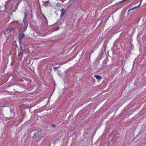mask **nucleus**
I'll return each instance as SVG.
<instances>
[{"mask_svg": "<svg viewBox=\"0 0 146 146\" xmlns=\"http://www.w3.org/2000/svg\"><path fill=\"white\" fill-rule=\"evenodd\" d=\"M25 35L24 33H23V32H21V33H20L19 37V40L20 42L21 40L22 39Z\"/></svg>", "mask_w": 146, "mask_h": 146, "instance_id": "f257e3e1", "label": "nucleus"}, {"mask_svg": "<svg viewBox=\"0 0 146 146\" xmlns=\"http://www.w3.org/2000/svg\"><path fill=\"white\" fill-rule=\"evenodd\" d=\"M27 17H26V16L25 15V17L23 19V22L24 23V26H26V27H27L28 26V23L27 22Z\"/></svg>", "mask_w": 146, "mask_h": 146, "instance_id": "f03ea898", "label": "nucleus"}, {"mask_svg": "<svg viewBox=\"0 0 146 146\" xmlns=\"http://www.w3.org/2000/svg\"><path fill=\"white\" fill-rule=\"evenodd\" d=\"M52 27H53L52 30L54 31H56L59 29V27L57 24L54 25Z\"/></svg>", "mask_w": 146, "mask_h": 146, "instance_id": "7ed1b4c3", "label": "nucleus"}, {"mask_svg": "<svg viewBox=\"0 0 146 146\" xmlns=\"http://www.w3.org/2000/svg\"><path fill=\"white\" fill-rule=\"evenodd\" d=\"M61 13L60 16L61 18H62L64 15L66 11L62 8L61 10Z\"/></svg>", "mask_w": 146, "mask_h": 146, "instance_id": "20e7f679", "label": "nucleus"}, {"mask_svg": "<svg viewBox=\"0 0 146 146\" xmlns=\"http://www.w3.org/2000/svg\"><path fill=\"white\" fill-rule=\"evenodd\" d=\"M23 50H20V52L19 54L18 57L21 56L23 55Z\"/></svg>", "mask_w": 146, "mask_h": 146, "instance_id": "39448f33", "label": "nucleus"}, {"mask_svg": "<svg viewBox=\"0 0 146 146\" xmlns=\"http://www.w3.org/2000/svg\"><path fill=\"white\" fill-rule=\"evenodd\" d=\"M27 27L24 26L23 27V29H21V32H24L26 31Z\"/></svg>", "mask_w": 146, "mask_h": 146, "instance_id": "423d86ee", "label": "nucleus"}, {"mask_svg": "<svg viewBox=\"0 0 146 146\" xmlns=\"http://www.w3.org/2000/svg\"><path fill=\"white\" fill-rule=\"evenodd\" d=\"M94 77L98 80H100L101 79V77L98 75H94Z\"/></svg>", "mask_w": 146, "mask_h": 146, "instance_id": "0eeeda50", "label": "nucleus"}, {"mask_svg": "<svg viewBox=\"0 0 146 146\" xmlns=\"http://www.w3.org/2000/svg\"><path fill=\"white\" fill-rule=\"evenodd\" d=\"M59 66H58V67H54V68H53V69L55 71H56V69L57 68H59Z\"/></svg>", "mask_w": 146, "mask_h": 146, "instance_id": "6e6552de", "label": "nucleus"}, {"mask_svg": "<svg viewBox=\"0 0 146 146\" xmlns=\"http://www.w3.org/2000/svg\"><path fill=\"white\" fill-rule=\"evenodd\" d=\"M10 30H11V31H13L15 30V29L13 28H10Z\"/></svg>", "mask_w": 146, "mask_h": 146, "instance_id": "1a4fd4ad", "label": "nucleus"}, {"mask_svg": "<svg viewBox=\"0 0 146 146\" xmlns=\"http://www.w3.org/2000/svg\"><path fill=\"white\" fill-rule=\"evenodd\" d=\"M7 31L8 32H11V30H10V28L7 30Z\"/></svg>", "mask_w": 146, "mask_h": 146, "instance_id": "9d476101", "label": "nucleus"}, {"mask_svg": "<svg viewBox=\"0 0 146 146\" xmlns=\"http://www.w3.org/2000/svg\"><path fill=\"white\" fill-rule=\"evenodd\" d=\"M42 16L44 18V19H45V20H46V22H47V19H46V17L45 16V15H42Z\"/></svg>", "mask_w": 146, "mask_h": 146, "instance_id": "9b49d317", "label": "nucleus"}, {"mask_svg": "<svg viewBox=\"0 0 146 146\" xmlns=\"http://www.w3.org/2000/svg\"><path fill=\"white\" fill-rule=\"evenodd\" d=\"M51 125L52 126V127H56L55 125L54 124H52Z\"/></svg>", "mask_w": 146, "mask_h": 146, "instance_id": "f8f14e48", "label": "nucleus"}, {"mask_svg": "<svg viewBox=\"0 0 146 146\" xmlns=\"http://www.w3.org/2000/svg\"><path fill=\"white\" fill-rule=\"evenodd\" d=\"M23 50V48L21 45H20V50Z\"/></svg>", "mask_w": 146, "mask_h": 146, "instance_id": "ddd939ff", "label": "nucleus"}, {"mask_svg": "<svg viewBox=\"0 0 146 146\" xmlns=\"http://www.w3.org/2000/svg\"><path fill=\"white\" fill-rule=\"evenodd\" d=\"M16 23H17V24H19V22H18V21H17L16 22Z\"/></svg>", "mask_w": 146, "mask_h": 146, "instance_id": "4468645a", "label": "nucleus"}]
</instances>
